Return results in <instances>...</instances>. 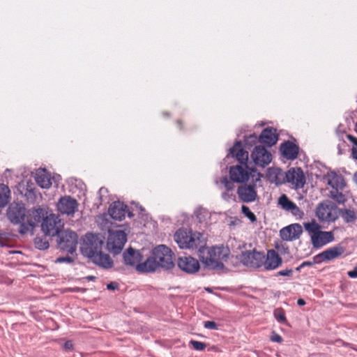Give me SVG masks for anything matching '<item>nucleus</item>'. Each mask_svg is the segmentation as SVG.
<instances>
[{
    "label": "nucleus",
    "instance_id": "obj_1",
    "mask_svg": "<svg viewBox=\"0 0 357 357\" xmlns=\"http://www.w3.org/2000/svg\"><path fill=\"white\" fill-rule=\"evenodd\" d=\"M303 227L309 235L311 243L315 248H321L335 241L334 233L331 231H321V227L314 220L304 222Z\"/></svg>",
    "mask_w": 357,
    "mask_h": 357
},
{
    "label": "nucleus",
    "instance_id": "obj_2",
    "mask_svg": "<svg viewBox=\"0 0 357 357\" xmlns=\"http://www.w3.org/2000/svg\"><path fill=\"white\" fill-rule=\"evenodd\" d=\"M229 255V250L225 246H215L208 249L206 256H202L201 261L205 267L220 270Z\"/></svg>",
    "mask_w": 357,
    "mask_h": 357
},
{
    "label": "nucleus",
    "instance_id": "obj_3",
    "mask_svg": "<svg viewBox=\"0 0 357 357\" xmlns=\"http://www.w3.org/2000/svg\"><path fill=\"white\" fill-rule=\"evenodd\" d=\"M230 178L236 183H257L260 181L262 174L255 169H248L240 165L231 167L229 169Z\"/></svg>",
    "mask_w": 357,
    "mask_h": 357
},
{
    "label": "nucleus",
    "instance_id": "obj_4",
    "mask_svg": "<svg viewBox=\"0 0 357 357\" xmlns=\"http://www.w3.org/2000/svg\"><path fill=\"white\" fill-rule=\"evenodd\" d=\"M202 236L201 233L180 229L175 233L174 240L181 249H193L202 247Z\"/></svg>",
    "mask_w": 357,
    "mask_h": 357
},
{
    "label": "nucleus",
    "instance_id": "obj_5",
    "mask_svg": "<svg viewBox=\"0 0 357 357\" xmlns=\"http://www.w3.org/2000/svg\"><path fill=\"white\" fill-rule=\"evenodd\" d=\"M103 239L104 238L100 234H86L80 243L81 252L83 255L91 258L102 250L104 244Z\"/></svg>",
    "mask_w": 357,
    "mask_h": 357
},
{
    "label": "nucleus",
    "instance_id": "obj_6",
    "mask_svg": "<svg viewBox=\"0 0 357 357\" xmlns=\"http://www.w3.org/2000/svg\"><path fill=\"white\" fill-rule=\"evenodd\" d=\"M315 213L321 222H333L338 218L337 208L330 201L319 203L317 206Z\"/></svg>",
    "mask_w": 357,
    "mask_h": 357
},
{
    "label": "nucleus",
    "instance_id": "obj_7",
    "mask_svg": "<svg viewBox=\"0 0 357 357\" xmlns=\"http://www.w3.org/2000/svg\"><path fill=\"white\" fill-rule=\"evenodd\" d=\"M63 224L59 217L55 214L50 213L43 218L41 223V229L44 234L50 236H55L58 235Z\"/></svg>",
    "mask_w": 357,
    "mask_h": 357
},
{
    "label": "nucleus",
    "instance_id": "obj_8",
    "mask_svg": "<svg viewBox=\"0 0 357 357\" xmlns=\"http://www.w3.org/2000/svg\"><path fill=\"white\" fill-rule=\"evenodd\" d=\"M127 241L126 234L121 230H109V235L107 241V250L114 253H119L124 247Z\"/></svg>",
    "mask_w": 357,
    "mask_h": 357
},
{
    "label": "nucleus",
    "instance_id": "obj_9",
    "mask_svg": "<svg viewBox=\"0 0 357 357\" xmlns=\"http://www.w3.org/2000/svg\"><path fill=\"white\" fill-rule=\"evenodd\" d=\"M58 242L61 250L73 254L76 251L78 236L77 234L69 229L61 231Z\"/></svg>",
    "mask_w": 357,
    "mask_h": 357
},
{
    "label": "nucleus",
    "instance_id": "obj_10",
    "mask_svg": "<svg viewBox=\"0 0 357 357\" xmlns=\"http://www.w3.org/2000/svg\"><path fill=\"white\" fill-rule=\"evenodd\" d=\"M153 255L160 267L170 269L174 267L172 250L164 245H160L153 250Z\"/></svg>",
    "mask_w": 357,
    "mask_h": 357
},
{
    "label": "nucleus",
    "instance_id": "obj_11",
    "mask_svg": "<svg viewBox=\"0 0 357 357\" xmlns=\"http://www.w3.org/2000/svg\"><path fill=\"white\" fill-rule=\"evenodd\" d=\"M44 211L41 208L33 209L31 211H26V222L22 224L20 231L21 234H26L32 231L36 225L44 218Z\"/></svg>",
    "mask_w": 357,
    "mask_h": 357
},
{
    "label": "nucleus",
    "instance_id": "obj_12",
    "mask_svg": "<svg viewBox=\"0 0 357 357\" xmlns=\"http://www.w3.org/2000/svg\"><path fill=\"white\" fill-rule=\"evenodd\" d=\"M7 217L13 224H20V227L26 222V209L22 204L13 203L7 210Z\"/></svg>",
    "mask_w": 357,
    "mask_h": 357
},
{
    "label": "nucleus",
    "instance_id": "obj_13",
    "mask_svg": "<svg viewBox=\"0 0 357 357\" xmlns=\"http://www.w3.org/2000/svg\"><path fill=\"white\" fill-rule=\"evenodd\" d=\"M264 258L262 252L252 250L243 252L240 260L246 266L259 268L263 265Z\"/></svg>",
    "mask_w": 357,
    "mask_h": 357
},
{
    "label": "nucleus",
    "instance_id": "obj_14",
    "mask_svg": "<svg viewBox=\"0 0 357 357\" xmlns=\"http://www.w3.org/2000/svg\"><path fill=\"white\" fill-rule=\"evenodd\" d=\"M285 181L294 185L296 189L304 187L306 178L301 168L292 167L285 173Z\"/></svg>",
    "mask_w": 357,
    "mask_h": 357
},
{
    "label": "nucleus",
    "instance_id": "obj_15",
    "mask_svg": "<svg viewBox=\"0 0 357 357\" xmlns=\"http://www.w3.org/2000/svg\"><path fill=\"white\" fill-rule=\"evenodd\" d=\"M251 158L256 165L265 167L272 160L271 153L264 147L257 146L251 153Z\"/></svg>",
    "mask_w": 357,
    "mask_h": 357
},
{
    "label": "nucleus",
    "instance_id": "obj_16",
    "mask_svg": "<svg viewBox=\"0 0 357 357\" xmlns=\"http://www.w3.org/2000/svg\"><path fill=\"white\" fill-rule=\"evenodd\" d=\"M56 207L61 213L73 215L77 211L78 203L70 196H64L59 199Z\"/></svg>",
    "mask_w": 357,
    "mask_h": 357
},
{
    "label": "nucleus",
    "instance_id": "obj_17",
    "mask_svg": "<svg viewBox=\"0 0 357 357\" xmlns=\"http://www.w3.org/2000/svg\"><path fill=\"white\" fill-rule=\"evenodd\" d=\"M256 186V183H251L249 185L244 184L239 186L237 189L239 199L246 203L255 202L257 199Z\"/></svg>",
    "mask_w": 357,
    "mask_h": 357
},
{
    "label": "nucleus",
    "instance_id": "obj_18",
    "mask_svg": "<svg viewBox=\"0 0 357 357\" xmlns=\"http://www.w3.org/2000/svg\"><path fill=\"white\" fill-rule=\"evenodd\" d=\"M303 233V229L300 224L294 223L280 231V238L285 241H294L300 238Z\"/></svg>",
    "mask_w": 357,
    "mask_h": 357
},
{
    "label": "nucleus",
    "instance_id": "obj_19",
    "mask_svg": "<svg viewBox=\"0 0 357 357\" xmlns=\"http://www.w3.org/2000/svg\"><path fill=\"white\" fill-rule=\"evenodd\" d=\"M177 264L181 270L190 274L197 273L200 268L199 261L190 256L179 257Z\"/></svg>",
    "mask_w": 357,
    "mask_h": 357
},
{
    "label": "nucleus",
    "instance_id": "obj_20",
    "mask_svg": "<svg viewBox=\"0 0 357 357\" xmlns=\"http://www.w3.org/2000/svg\"><path fill=\"white\" fill-rule=\"evenodd\" d=\"M109 214L111 218L116 220L121 221L128 213V217H132V213L127 210V206L121 202H114L109 208Z\"/></svg>",
    "mask_w": 357,
    "mask_h": 357
},
{
    "label": "nucleus",
    "instance_id": "obj_21",
    "mask_svg": "<svg viewBox=\"0 0 357 357\" xmlns=\"http://www.w3.org/2000/svg\"><path fill=\"white\" fill-rule=\"evenodd\" d=\"M195 215L200 223L205 225H211L218 220V214L211 212L202 206H198L195 211Z\"/></svg>",
    "mask_w": 357,
    "mask_h": 357
},
{
    "label": "nucleus",
    "instance_id": "obj_22",
    "mask_svg": "<svg viewBox=\"0 0 357 357\" xmlns=\"http://www.w3.org/2000/svg\"><path fill=\"white\" fill-rule=\"evenodd\" d=\"M344 252V248L340 245L330 248L314 257L319 261H331L341 256Z\"/></svg>",
    "mask_w": 357,
    "mask_h": 357
},
{
    "label": "nucleus",
    "instance_id": "obj_23",
    "mask_svg": "<svg viewBox=\"0 0 357 357\" xmlns=\"http://www.w3.org/2000/svg\"><path fill=\"white\" fill-rule=\"evenodd\" d=\"M282 258L274 250L268 251L266 259H264L263 265L266 270H274L282 264Z\"/></svg>",
    "mask_w": 357,
    "mask_h": 357
},
{
    "label": "nucleus",
    "instance_id": "obj_24",
    "mask_svg": "<svg viewBox=\"0 0 357 357\" xmlns=\"http://www.w3.org/2000/svg\"><path fill=\"white\" fill-rule=\"evenodd\" d=\"M34 179L41 188L48 189L52 184L51 174L45 169H38L36 172Z\"/></svg>",
    "mask_w": 357,
    "mask_h": 357
},
{
    "label": "nucleus",
    "instance_id": "obj_25",
    "mask_svg": "<svg viewBox=\"0 0 357 357\" xmlns=\"http://www.w3.org/2000/svg\"><path fill=\"white\" fill-rule=\"evenodd\" d=\"M123 257L124 263L126 265L135 267L137 270V266L139 264L142 259V255L139 251L130 248L123 253Z\"/></svg>",
    "mask_w": 357,
    "mask_h": 357
},
{
    "label": "nucleus",
    "instance_id": "obj_26",
    "mask_svg": "<svg viewBox=\"0 0 357 357\" xmlns=\"http://www.w3.org/2000/svg\"><path fill=\"white\" fill-rule=\"evenodd\" d=\"M299 148L291 142H286L280 146V151L284 158L287 160H294L297 158Z\"/></svg>",
    "mask_w": 357,
    "mask_h": 357
},
{
    "label": "nucleus",
    "instance_id": "obj_27",
    "mask_svg": "<svg viewBox=\"0 0 357 357\" xmlns=\"http://www.w3.org/2000/svg\"><path fill=\"white\" fill-rule=\"evenodd\" d=\"M229 154L235 157L240 163L246 165L248 153L243 149L241 142H236L234 146L229 149Z\"/></svg>",
    "mask_w": 357,
    "mask_h": 357
},
{
    "label": "nucleus",
    "instance_id": "obj_28",
    "mask_svg": "<svg viewBox=\"0 0 357 357\" xmlns=\"http://www.w3.org/2000/svg\"><path fill=\"white\" fill-rule=\"evenodd\" d=\"M325 178L328 184L332 187L333 190H342L346 186V183L343 177L334 172H328Z\"/></svg>",
    "mask_w": 357,
    "mask_h": 357
},
{
    "label": "nucleus",
    "instance_id": "obj_29",
    "mask_svg": "<svg viewBox=\"0 0 357 357\" xmlns=\"http://www.w3.org/2000/svg\"><path fill=\"white\" fill-rule=\"evenodd\" d=\"M96 265L103 268H110L113 266V261L109 255L105 254L102 250L90 258Z\"/></svg>",
    "mask_w": 357,
    "mask_h": 357
},
{
    "label": "nucleus",
    "instance_id": "obj_30",
    "mask_svg": "<svg viewBox=\"0 0 357 357\" xmlns=\"http://www.w3.org/2000/svg\"><path fill=\"white\" fill-rule=\"evenodd\" d=\"M259 139L261 143L268 146L275 144L278 139L275 129L273 128L264 129L259 135Z\"/></svg>",
    "mask_w": 357,
    "mask_h": 357
},
{
    "label": "nucleus",
    "instance_id": "obj_31",
    "mask_svg": "<svg viewBox=\"0 0 357 357\" xmlns=\"http://www.w3.org/2000/svg\"><path fill=\"white\" fill-rule=\"evenodd\" d=\"M267 177L270 182L277 185L282 184L285 181V174L282 170L278 167H271L268 169Z\"/></svg>",
    "mask_w": 357,
    "mask_h": 357
},
{
    "label": "nucleus",
    "instance_id": "obj_32",
    "mask_svg": "<svg viewBox=\"0 0 357 357\" xmlns=\"http://www.w3.org/2000/svg\"><path fill=\"white\" fill-rule=\"evenodd\" d=\"M159 266L154 256L148 258L144 262L139 263L137 266V271L141 273H149L155 271Z\"/></svg>",
    "mask_w": 357,
    "mask_h": 357
},
{
    "label": "nucleus",
    "instance_id": "obj_33",
    "mask_svg": "<svg viewBox=\"0 0 357 357\" xmlns=\"http://www.w3.org/2000/svg\"><path fill=\"white\" fill-rule=\"evenodd\" d=\"M10 190L5 184L0 183V208L6 206L10 201Z\"/></svg>",
    "mask_w": 357,
    "mask_h": 357
},
{
    "label": "nucleus",
    "instance_id": "obj_34",
    "mask_svg": "<svg viewBox=\"0 0 357 357\" xmlns=\"http://www.w3.org/2000/svg\"><path fill=\"white\" fill-rule=\"evenodd\" d=\"M340 213L345 222H354L356 220V213L352 210L344 208L341 209Z\"/></svg>",
    "mask_w": 357,
    "mask_h": 357
},
{
    "label": "nucleus",
    "instance_id": "obj_35",
    "mask_svg": "<svg viewBox=\"0 0 357 357\" xmlns=\"http://www.w3.org/2000/svg\"><path fill=\"white\" fill-rule=\"evenodd\" d=\"M278 204L282 209L289 211L294 203L291 202L286 195H282L278 199Z\"/></svg>",
    "mask_w": 357,
    "mask_h": 357
},
{
    "label": "nucleus",
    "instance_id": "obj_36",
    "mask_svg": "<svg viewBox=\"0 0 357 357\" xmlns=\"http://www.w3.org/2000/svg\"><path fill=\"white\" fill-rule=\"evenodd\" d=\"M340 190H333L330 192L331 198L338 204H344L347 202L345 195L339 192Z\"/></svg>",
    "mask_w": 357,
    "mask_h": 357
},
{
    "label": "nucleus",
    "instance_id": "obj_37",
    "mask_svg": "<svg viewBox=\"0 0 357 357\" xmlns=\"http://www.w3.org/2000/svg\"><path fill=\"white\" fill-rule=\"evenodd\" d=\"M34 244L36 248L41 250H46L49 248L48 241L40 238H36L34 240Z\"/></svg>",
    "mask_w": 357,
    "mask_h": 357
},
{
    "label": "nucleus",
    "instance_id": "obj_38",
    "mask_svg": "<svg viewBox=\"0 0 357 357\" xmlns=\"http://www.w3.org/2000/svg\"><path fill=\"white\" fill-rule=\"evenodd\" d=\"M241 211L247 217L250 222H255L257 221V218L255 215L250 210L249 207L247 206L243 205L241 207Z\"/></svg>",
    "mask_w": 357,
    "mask_h": 357
},
{
    "label": "nucleus",
    "instance_id": "obj_39",
    "mask_svg": "<svg viewBox=\"0 0 357 357\" xmlns=\"http://www.w3.org/2000/svg\"><path fill=\"white\" fill-rule=\"evenodd\" d=\"M289 211H291L292 215L296 217L298 219H302L304 216L303 211H301L295 204Z\"/></svg>",
    "mask_w": 357,
    "mask_h": 357
},
{
    "label": "nucleus",
    "instance_id": "obj_40",
    "mask_svg": "<svg viewBox=\"0 0 357 357\" xmlns=\"http://www.w3.org/2000/svg\"><path fill=\"white\" fill-rule=\"evenodd\" d=\"M190 344L197 351H202L206 347V344L204 342L196 341V340H191L190 342Z\"/></svg>",
    "mask_w": 357,
    "mask_h": 357
},
{
    "label": "nucleus",
    "instance_id": "obj_41",
    "mask_svg": "<svg viewBox=\"0 0 357 357\" xmlns=\"http://www.w3.org/2000/svg\"><path fill=\"white\" fill-rule=\"evenodd\" d=\"M274 316L278 322H284L286 321L285 314L282 310H276L274 312Z\"/></svg>",
    "mask_w": 357,
    "mask_h": 357
},
{
    "label": "nucleus",
    "instance_id": "obj_42",
    "mask_svg": "<svg viewBox=\"0 0 357 357\" xmlns=\"http://www.w3.org/2000/svg\"><path fill=\"white\" fill-rule=\"evenodd\" d=\"M221 182L228 191L234 188V184L226 176L221 179Z\"/></svg>",
    "mask_w": 357,
    "mask_h": 357
},
{
    "label": "nucleus",
    "instance_id": "obj_43",
    "mask_svg": "<svg viewBox=\"0 0 357 357\" xmlns=\"http://www.w3.org/2000/svg\"><path fill=\"white\" fill-rule=\"evenodd\" d=\"M73 259L70 257H59L56 259V263H68L71 264L73 262Z\"/></svg>",
    "mask_w": 357,
    "mask_h": 357
},
{
    "label": "nucleus",
    "instance_id": "obj_44",
    "mask_svg": "<svg viewBox=\"0 0 357 357\" xmlns=\"http://www.w3.org/2000/svg\"><path fill=\"white\" fill-rule=\"evenodd\" d=\"M204 326L205 328H207V329H211V330L218 329L217 324L214 321H205L204 323Z\"/></svg>",
    "mask_w": 357,
    "mask_h": 357
},
{
    "label": "nucleus",
    "instance_id": "obj_45",
    "mask_svg": "<svg viewBox=\"0 0 357 357\" xmlns=\"http://www.w3.org/2000/svg\"><path fill=\"white\" fill-rule=\"evenodd\" d=\"M347 138L352 143L353 146L351 149H357V138L351 135H347Z\"/></svg>",
    "mask_w": 357,
    "mask_h": 357
},
{
    "label": "nucleus",
    "instance_id": "obj_46",
    "mask_svg": "<svg viewBox=\"0 0 357 357\" xmlns=\"http://www.w3.org/2000/svg\"><path fill=\"white\" fill-rule=\"evenodd\" d=\"M293 273L292 269H285L278 272V275L280 276H290Z\"/></svg>",
    "mask_w": 357,
    "mask_h": 357
},
{
    "label": "nucleus",
    "instance_id": "obj_47",
    "mask_svg": "<svg viewBox=\"0 0 357 357\" xmlns=\"http://www.w3.org/2000/svg\"><path fill=\"white\" fill-rule=\"evenodd\" d=\"M316 261L312 262V261H303L298 267L296 268L297 271H299L301 268H304L305 266H310L315 264Z\"/></svg>",
    "mask_w": 357,
    "mask_h": 357
},
{
    "label": "nucleus",
    "instance_id": "obj_48",
    "mask_svg": "<svg viewBox=\"0 0 357 357\" xmlns=\"http://www.w3.org/2000/svg\"><path fill=\"white\" fill-rule=\"evenodd\" d=\"M347 275L351 278H357V265L354 267V270L349 271Z\"/></svg>",
    "mask_w": 357,
    "mask_h": 357
},
{
    "label": "nucleus",
    "instance_id": "obj_49",
    "mask_svg": "<svg viewBox=\"0 0 357 357\" xmlns=\"http://www.w3.org/2000/svg\"><path fill=\"white\" fill-rule=\"evenodd\" d=\"M271 340L275 342H281L282 341V337L276 333H274L271 337Z\"/></svg>",
    "mask_w": 357,
    "mask_h": 357
},
{
    "label": "nucleus",
    "instance_id": "obj_50",
    "mask_svg": "<svg viewBox=\"0 0 357 357\" xmlns=\"http://www.w3.org/2000/svg\"><path fill=\"white\" fill-rule=\"evenodd\" d=\"M118 288V284L115 282H112L107 284V289L109 290H115Z\"/></svg>",
    "mask_w": 357,
    "mask_h": 357
},
{
    "label": "nucleus",
    "instance_id": "obj_51",
    "mask_svg": "<svg viewBox=\"0 0 357 357\" xmlns=\"http://www.w3.org/2000/svg\"><path fill=\"white\" fill-rule=\"evenodd\" d=\"M73 344L71 341H67L64 344V348L66 349H73Z\"/></svg>",
    "mask_w": 357,
    "mask_h": 357
},
{
    "label": "nucleus",
    "instance_id": "obj_52",
    "mask_svg": "<svg viewBox=\"0 0 357 357\" xmlns=\"http://www.w3.org/2000/svg\"><path fill=\"white\" fill-rule=\"evenodd\" d=\"M61 176L59 174H56V175L54 176L53 177H52V180H53L56 183V185H58L57 183L59 181H61Z\"/></svg>",
    "mask_w": 357,
    "mask_h": 357
},
{
    "label": "nucleus",
    "instance_id": "obj_53",
    "mask_svg": "<svg viewBox=\"0 0 357 357\" xmlns=\"http://www.w3.org/2000/svg\"><path fill=\"white\" fill-rule=\"evenodd\" d=\"M351 155L353 159L357 160V149H351Z\"/></svg>",
    "mask_w": 357,
    "mask_h": 357
},
{
    "label": "nucleus",
    "instance_id": "obj_54",
    "mask_svg": "<svg viewBox=\"0 0 357 357\" xmlns=\"http://www.w3.org/2000/svg\"><path fill=\"white\" fill-rule=\"evenodd\" d=\"M297 304L300 306H303V305H305V301L302 298H299L297 301Z\"/></svg>",
    "mask_w": 357,
    "mask_h": 357
},
{
    "label": "nucleus",
    "instance_id": "obj_55",
    "mask_svg": "<svg viewBox=\"0 0 357 357\" xmlns=\"http://www.w3.org/2000/svg\"><path fill=\"white\" fill-rule=\"evenodd\" d=\"M222 197L225 200L228 201V200L229 199V198H230V196H229V194H227V193H222Z\"/></svg>",
    "mask_w": 357,
    "mask_h": 357
},
{
    "label": "nucleus",
    "instance_id": "obj_56",
    "mask_svg": "<svg viewBox=\"0 0 357 357\" xmlns=\"http://www.w3.org/2000/svg\"><path fill=\"white\" fill-rule=\"evenodd\" d=\"M107 192V189L104 188H101L100 190H99V193L100 194H102L103 192Z\"/></svg>",
    "mask_w": 357,
    "mask_h": 357
},
{
    "label": "nucleus",
    "instance_id": "obj_57",
    "mask_svg": "<svg viewBox=\"0 0 357 357\" xmlns=\"http://www.w3.org/2000/svg\"><path fill=\"white\" fill-rule=\"evenodd\" d=\"M249 138H250V139H253L254 140H256V139H257V135H250L249 136Z\"/></svg>",
    "mask_w": 357,
    "mask_h": 357
},
{
    "label": "nucleus",
    "instance_id": "obj_58",
    "mask_svg": "<svg viewBox=\"0 0 357 357\" xmlns=\"http://www.w3.org/2000/svg\"><path fill=\"white\" fill-rule=\"evenodd\" d=\"M354 178L355 182H356V184H357V172H356V173L354 174Z\"/></svg>",
    "mask_w": 357,
    "mask_h": 357
},
{
    "label": "nucleus",
    "instance_id": "obj_59",
    "mask_svg": "<svg viewBox=\"0 0 357 357\" xmlns=\"http://www.w3.org/2000/svg\"><path fill=\"white\" fill-rule=\"evenodd\" d=\"M86 278H87L89 280H94V279H95V277H93V276H88Z\"/></svg>",
    "mask_w": 357,
    "mask_h": 357
},
{
    "label": "nucleus",
    "instance_id": "obj_60",
    "mask_svg": "<svg viewBox=\"0 0 357 357\" xmlns=\"http://www.w3.org/2000/svg\"><path fill=\"white\" fill-rule=\"evenodd\" d=\"M33 189H30V190H29V195H33Z\"/></svg>",
    "mask_w": 357,
    "mask_h": 357
},
{
    "label": "nucleus",
    "instance_id": "obj_61",
    "mask_svg": "<svg viewBox=\"0 0 357 357\" xmlns=\"http://www.w3.org/2000/svg\"><path fill=\"white\" fill-rule=\"evenodd\" d=\"M78 185H79L82 187L83 185V183L81 181H79Z\"/></svg>",
    "mask_w": 357,
    "mask_h": 357
},
{
    "label": "nucleus",
    "instance_id": "obj_62",
    "mask_svg": "<svg viewBox=\"0 0 357 357\" xmlns=\"http://www.w3.org/2000/svg\"><path fill=\"white\" fill-rule=\"evenodd\" d=\"M206 290L207 291H210V289H209V288H206Z\"/></svg>",
    "mask_w": 357,
    "mask_h": 357
}]
</instances>
